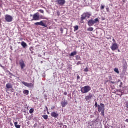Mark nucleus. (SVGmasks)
<instances>
[{
	"instance_id": "de8ad7c7",
	"label": "nucleus",
	"mask_w": 128,
	"mask_h": 128,
	"mask_svg": "<svg viewBox=\"0 0 128 128\" xmlns=\"http://www.w3.org/2000/svg\"><path fill=\"white\" fill-rule=\"evenodd\" d=\"M0 16H2V12H0Z\"/></svg>"
},
{
	"instance_id": "412c9836",
	"label": "nucleus",
	"mask_w": 128,
	"mask_h": 128,
	"mask_svg": "<svg viewBox=\"0 0 128 128\" xmlns=\"http://www.w3.org/2000/svg\"><path fill=\"white\" fill-rule=\"evenodd\" d=\"M34 47H30V50L31 52V54H34Z\"/></svg>"
},
{
	"instance_id": "a19ab883",
	"label": "nucleus",
	"mask_w": 128,
	"mask_h": 128,
	"mask_svg": "<svg viewBox=\"0 0 128 128\" xmlns=\"http://www.w3.org/2000/svg\"><path fill=\"white\" fill-rule=\"evenodd\" d=\"M112 42H114V44H116V40H114V38H113Z\"/></svg>"
},
{
	"instance_id": "9d476101",
	"label": "nucleus",
	"mask_w": 128,
	"mask_h": 128,
	"mask_svg": "<svg viewBox=\"0 0 128 128\" xmlns=\"http://www.w3.org/2000/svg\"><path fill=\"white\" fill-rule=\"evenodd\" d=\"M20 66L22 70H24L26 68V64H24V61L23 60L20 61Z\"/></svg>"
},
{
	"instance_id": "c03bdc74",
	"label": "nucleus",
	"mask_w": 128,
	"mask_h": 128,
	"mask_svg": "<svg viewBox=\"0 0 128 128\" xmlns=\"http://www.w3.org/2000/svg\"><path fill=\"white\" fill-rule=\"evenodd\" d=\"M126 122H128V119H126Z\"/></svg>"
},
{
	"instance_id": "6e6552de",
	"label": "nucleus",
	"mask_w": 128,
	"mask_h": 128,
	"mask_svg": "<svg viewBox=\"0 0 128 128\" xmlns=\"http://www.w3.org/2000/svg\"><path fill=\"white\" fill-rule=\"evenodd\" d=\"M56 2H57V4L61 6L66 4V0H56Z\"/></svg>"
},
{
	"instance_id": "39448f33",
	"label": "nucleus",
	"mask_w": 128,
	"mask_h": 128,
	"mask_svg": "<svg viewBox=\"0 0 128 128\" xmlns=\"http://www.w3.org/2000/svg\"><path fill=\"white\" fill-rule=\"evenodd\" d=\"M5 20L7 22H12V20H14V18L12 16H10V15H6L5 16Z\"/></svg>"
},
{
	"instance_id": "2eb2a0df",
	"label": "nucleus",
	"mask_w": 128,
	"mask_h": 128,
	"mask_svg": "<svg viewBox=\"0 0 128 128\" xmlns=\"http://www.w3.org/2000/svg\"><path fill=\"white\" fill-rule=\"evenodd\" d=\"M21 44H22V48H26V46H28V44L24 42H22Z\"/></svg>"
},
{
	"instance_id": "0eeeda50",
	"label": "nucleus",
	"mask_w": 128,
	"mask_h": 128,
	"mask_svg": "<svg viewBox=\"0 0 128 128\" xmlns=\"http://www.w3.org/2000/svg\"><path fill=\"white\" fill-rule=\"evenodd\" d=\"M105 106L104 104H100V105L98 106V111L99 112H101L102 110H105Z\"/></svg>"
},
{
	"instance_id": "dca6fc26",
	"label": "nucleus",
	"mask_w": 128,
	"mask_h": 128,
	"mask_svg": "<svg viewBox=\"0 0 128 128\" xmlns=\"http://www.w3.org/2000/svg\"><path fill=\"white\" fill-rule=\"evenodd\" d=\"M6 88L8 89L12 88V85L10 84H8L6 85Z\"/></svg>"
},
{
	"instance_id": "1a4fd4ad",
	"label": "nucleus",
	"mask_w": 128,
	"mask_h": 128,
	"mask_svg": "<svg viewBox=\"0 0 128 128\" xmlns=\"http://www.w3.org/2000/svg\"><path fill=\"white\" fill-rule=\"evenodd\" d=\"M35 26H44V28H48V25L44 23L42 21H40V22H38L34 24Z\"/></svg>"
},
{
	"instance_id": "4be33fe9",
	"label": "nucleus",
	"mask_w": 128,
	"mask_h": 128,
	"mask_svg": "<svg viewBox=\"0 0 128 128\" xmlns=\"http://www.w3.org/2000/svg\"><path fill=\"white\" fill-rule=\"evenodd\" d=\"M114 72H116L118 74H120V71L118 70V68H115L114 70Z\"/></svg>"
},
{
	"instance_id": "8fccbe9b",
	"label": "nucleus",
	"mask_w": 128,
	"mask_h": 128,
	"mask_svg": "<svg viewBox=\"0 0 128 128\" xmlns=\"http://www.w3.org/2000/svg\"><path fill=\"white\" fill-rule=\"evenodd\" d=\"M53 108H52V110Z\"/></svg>"
},
{
	"instance_id": "2f4dec72",
	"label": "nucleus",
	"mask_w": 128,
	"mask_h": 128,
	"mask_svg": "<svg viewBox=\"0 0 128 128\" xmlns=\"http://www.w3.org/2000/svg\"><path fill=\"white\" fill-rule=\"evenodd\" d=\"M77 80H80V75L77 76Z\"/></svg>"
},
{
	"instance_id": "7c9ffc66",
	"label": "nucleus",
	"mask_w": 128,
	"mask_h": 128,
	"mask_svg": "<svg viewBox=\"0 0 128 128\" xmlns=\"http://www.w3.org/2000/svg\"><path fill=\"white\" fill-rule=\"evenodd\" d=\"M95 108H98V102H95Z\"/></svg>"
},
{
	"instance_id": "9b49d317",
	"label": "nucleus",
	"mask_w": 128,
	"mask_h": 128,
	"mask_svg": "<svg viewBox=\"0 0 128 128\" xmlns=\"http://www.w3.org/2000/svg\"><path fill=\"white\" fill-rule=\"evenodd\" d=\"M93 96H94L92 94H90L89 96H86L85 98L86 102H90V100L92 98Z\"/></svg>"
},
{
	"instance_id": "a878e982",
	"label": "nucleus",
	"mask_w": 128,
	"mask_h": 128,
	"mask_svg": "<svg viewBox=\"0 0 128 128\" xmlns=\"http://www.w3.org/2000/svg\"><path fill=\"white\" fill-rule=\"evenodd\" d=\"M88 32H94V28H88Z\"/></svg>"
},
{
	"instance_id": "37998d69",
	"label": "nucleus",
	"mask_w": 128,
	"mask_h": 128,
	"mask_svg": "<svg viewBox=\"0 0 128 128\" xmlns=\"http://www.w3.org/2000/svg\"><path fill=\"white\" fill-rule=\"evenodd\" d=\"M46 110L47 112H48V106H46Z\"/></svg>"
},
{
	"instance_id": "49530a36",
	"label": "nucleus",
	"mask_w": 128,
	"mask_h": 128,
	"mask_svg": "<svg viewBox=\"0 0 128 128\" xmlns=\"http://www.w3.org/2000/svg\"><path fill=\"white\" fill-rule=\"evenodd\" d=\"M48 114H50V112H48Z\"/></svg>"
},
{
	"instance_id": "e433bc0d",
	"label": "nucleus",
	"mask_w": 128,
	"mask_h": 128,
	"mask_svg": "<svg viewBox=\"0 0 128 128\" xmlns=\"http://www.w3.org/2000/svg\"><path fill=\"white\" fill-rule=\"evenodd\" d=\"M40 18H42V20H46V18L44 16H41Z\"/></svg>"
},
{
	"instance_id": "a18cd8bd",
	"label": "nucleus",
	"mask_w": 128,
	"mask_h": 128,
	"mask_svg": "<svg viewBox=\"0 0 128 128\" xmlns=\"http://www.w3.org/2000/svg\"><path fill=\"white\" fill-rule=\"evenodd\" d=\"M118 52H120V50H118Z\"/></svg>"
},
{
	"instance_id": "f03ea898",
	"label": "nucleus",
	"mask_w": 128,
	"mask_h": 128,
	"mask_svg": "<svg viewBox=\"0 0 128 128\" xmlns=\"http://www.w3.org/2000/svg\"><path fill=\"white\" fill-rule=\"evenodd\" d=\"M90 16H92V14H90V12L84 13L82 16V17H81L82 22H82L83 20H86V18H90Z\"/></svg>"
},
{
	"instance_id": "ea45409f",
	"label": "nucleus",
	"mask_w": 128,
	"mask_h": 128,
	"mask_svg": "<svg viewBox=\"0 0 128 128\" xmlns=\"http://www.w3.org/2000/svg\"><path fill=\"white\" fill-rule=\"evenodd\" d=\"M63 128H68V126L64 125L63 126Z\"/></svg>"
},
{
	"instance_id": "f3484780",
	"label": "nucleus",
	"mask_w": 128,
	"mask_h": 128,
	"mask_svg": "<svg viewBox=\"0 0 128 128\" xmlns=\"http://www.w3.org/2000/svg\"><path fill=\"white\" fill-rule=\"evenodd\" d=\"M18 122H15L14 123L15 127H16V128H20V125H18Z\"/></svg>"
},
{
	"instance_id": "423d86ee",
	"label": "nucleus",
	"mask_w": 128,
	"mask_h": 128,
	"mask_svg": "<svg viewBox=\"0 0 128 128\" xmlns=\"http://www.w3.org/2000/svg\"><path fill=\"white\" fill-rule=\"evenodd\" d=\"M110 48L112 52H114V50H116L118 48V45L116 42L113 43Z\"/></svg>"
},
{
	"instance_id": "393cba45",
	"label": "nucleus",
	"mask_w": 128,
	"mask_h": 128,
	"mask_svg": "<svg viewBox=\"0 0 128 128\" xmlns=\"http://www.w3.org/2000/svg\"><path fill=\"white\" fill-rule=\"evenodd\" d=\"M74 32H76V30H78V26H74Z\"/></svg>"
},
{
	"instance_id": "cd10ccee",
	"label": "nucleus",
	"mask_w": 128,
	"mask_h": 128,
	"mask_svg": "<svg viewBox=\"0 0 128 128\" xmlns=\"http://www.w3.org/2000/svg\"><path fill=\"white\" fill-rule=\"evenodd\" d=\"M40 12H41V14H44V10H38Z\"/></svg>"
},
{
	"instance_id": "09e8293b",
	"label": "nucleus",
	"mask_w": 128,
	"mask_h": 128,
	"mask_svg": "<svg viewBox=\"0 0 128 128\" xmlns=\"http://www.w3.org/2000/svg\"><path fill=\"white\" fill-rule=\"evenodd\" d=\"M70 69H72V68H69V70H70Z\"/></svg>"
},
{
	"instance_id": "aec40b11",
	"label": "nucleus",
	"mask_w": 128,
	"mask_h": 128,
	"mask_svg": "<svg viewBox=\"0 0 128 128\" xmlns=\"http://www.w3.org/2000/svg\"><path fill=\"white\" fill-rule=\"evenodd\" d=\"M42 118H44V120H48V115H43L42 116Z\"/></svg>"
},
{
	"instance_id": "473e14b6",
	"label": "nucleus",
	"mask_w": 128,
	"mask_h": 128,
	"mask_svg": "<svg viewBox=\"0 0 128 128\" xmlns=\"http://www.w3.org/2000/svg\"><path fill=\"white\" fill-rule=\"evenodd\" d=\"M57 15L58 16H60V12H57Z\"/></svg>"
},
{
	"instance_id": "c85d7f7f",
	"label": "nucleus",
	"mask_w": 128,
	"mask_h": 128,
	"mask_svg": "<svg viewBox=\"0 0 128 128\" xmlns=\"http://www.w3.org/2000/svg\"><path fill=\"white\" fill-rule=\"evenodd\" d=\"M100 10H104V6L102 5L100 7Z\"/></svg>"
},
{
	"instance_id": "c9c22d12",
	"label": "nucleus",
	"mask_w": 128,
	"mask_h": 128,
	"mask_svg": "<svg viewBox=\"0 0 128 128\" xmlns=\"http://www.w3.org/2000/svg\"><path fill=\"white\" fill-rule=\"evenodd\" d=\"M9 74L10 76H14V74H12V72H9Z\"/></svg>"
},
{
	"instance_id": "20e7f679",
	"label": "nucleus",
	"mask_w": 128,
	"mask_h": 128,
	"mask_svg": "<svg viewBox=\"0 0 128 128\" xmlns=\"http://www.w3.org/2000/svg\"><path fill=\"white\" fill-rule=\"evenodd\" d=\"M98 22H100V20H98V18L95 19V20H90L88 22V26H93L94 24H98Z\"/></svg>"
},
{
	"instance_id": "58836bf2",
	"label": "nucleus",
	"mask_w": 128,
	"mask_h": 128,
	"mask_svg": "<svg viewBox=\"0 0 128 128\" xmlns=\"http://www.w3.org/2000/svg\"><path fill=\"white\" fill-rule=\"evenodd\" d=\"M64 96H68V92H64Z\"/></svg>"
},
{
	"instance_id": "ddd939ff",
	"label": "nucleus",
	"mask_w": 128,
	"mask_h": 128,
	"mask_svg": "<svg viewBox=\"0 0 128 128\" xmlns=\"http://www.w3.org/2000/svg\"><path fill=\"white\" fill-rule=\"evenodd\" d=\"M22 84L25 86H27L28 88H32V84H28L26 82H23Z\"/></svg>"
},
{
	"instance_id": "f704fd0d",
	"label": "nucleus",
	"mask_w": 128,
	"mask_h": 128,
	"mask_svg": "<svg viewBox=\"0 0 128 128\" xmlns=\"http://www.w3.org/2000/svg\"><path fill=\"white\" fill-rule=\"evenodd\" d=\"M0 66H1V68H3V70H6V67L2 66V65H0Z\"/></svg>"
},
{
	"instance_id": "f8f14e48",
	"label": "nucleus",
	"mask_w": 128,
	"mask_h": 128,
	"mask_svg": "<svg viewBox=\"0 0 128 128\" xmlns=\"http://www.w3.org/2000/svg\"><path fill=\"white\" fill-rule=\"evenodd\" d=\"M58 114L56 112H52L51 114V116H52V118H58Z\"/></svg>"
},
{
	"instance_id": "a211bd4d",
	"label": "nucleus",
	"mask_w": 128,
	"mask_h": 128,
	"mask_svg": "<svg viewBox=\"0 0 128 128\" xmlns=\"http://www.w3.org/2000/svg\"><path fill=\"white\" fill-rule=\"evenodd\" d=\"M24 94H26V96H28L30 94V91L28 90H25L24 91Z\"/></svg>"
},
{
	"instance_id": "7ed1b4c3",
	"label": "nucleus",
	"mask_w": 128,
	"mask_h": 128,
	"mask_svg": "<svg viewBox=\"0 0 128 128\" xmlns=\"http://www.w3.org/2000/svg\"><path fill=\"white\" fill-rule=\"evenodd\" d=\"M30 16L31 18L32 16H33V19L32 20H31L32 22H33V20L38 21V20H40V13H38V12H37V13L34 14V15L30 14Z\"/></svg>"
},
{
	"instance_id": "5701e85b",
	"label": "nucleus",
	"mask_w": 128,
	"mask_h": 128,
	"mask_svg": "<svg viewBox=\"0 0 128 128\" xmlns=\"http://www.w3.org/2000/svg\"><path fill=\"white\" fill-rule=\"evenodd\" d=\"M76 60H82V59L80 58V56H76Z\"/></svg>"
},
{
	"instance_id": "b1692460",
	"label": "nucleus",
	"mask_w": 128,
	"mask_h": 128,
	"mask_svg": "<svg viewBox=\"0 0 128 128\" xmlns=\"http://www.w3.org/2000/svg\"><path fill=\"white\" fill-rule=\"evenodd\" d=\"M34 108H31L30 110V114H34Z\"/></svg>"
},
{
	"instance_id": "f257e3e1",
	"label": "nucleus",
	"mask_w": 128,
	"mask_h": 128,
	"mask_svg": "<svg viewBox=\"0 0 128 128\" xmlns=\"http://www.w3.org/2000/svg\"><path fill=\"white\" fill-rule=\"evenodd\" d=\"M90 90H92V88L88 86H85L81 89L82 94H88V92H90Z\"/></svg>"
},
{
	"instance_id": "bb28decb",
	"label": "nucleus",
	"mask_w": 128,
	"mask_h": 128,
	"mask_svg": "<svg viewBox=\"0 0 128 128\" xmlns=\"http://www.w3.org/2000/svg\"><path fill=\"white\" fill-rule=\"evenodd\" d=\"M102 114L103 116H104V110L101 111Z\"/></svg>"
},
{
	"instance_id": "72a5a7b5",
	"label": "nucleus",
	"mask_w": 128,
	"mask_h": 128,
	"mask_svg": "<svg viewBox=\"0 0 128 128\" xmlns=\"http://www.w3.org/2000/svg\"><path fill=\"white\" fill-rule=\"evenodd\" d=\"M106 12H110V8H106Z\"/></svg>"
},
{
	"instance_id": "6ab92c4d",
	"label": "nucleus",
	"mask_w": 128,
	"mask_h": 128,
	"mask_svg": "<svg viewBox=\"0 0 128 128\" xmlns=\"http://www.w3.org/2000/svg\"><path fill=\"white\" fill-rule=\"evenodd\" d=\"M78 52H74L70 54V56H76Z\"/></svg>"
},
{
	"instance_id": "4468645a",
	"label": "nucleus",
	"mask_w": 128,
	"mask_h": 128,
	"mask_svg": "<svg viewBox=\"0 0 128 128\" xmlns=\"http://www.w3.org/2000/svg\"><path fill=\"white\" fill-rule=\"evenodd\" d=\"M62 108H66L68 106V101H63L61 102Z\"/></svg>"
},
{
	"instance_id": "c756f323",
	"label": "nucleus",
	"mask_w": 128,
	"mask_h": 128,
	"mask_svg": "<svg viewBox=\"0 0 128 128\" xmlns=\"http://www.w3.org/2000/svg\"><path fill=\"white\" fill-rule=\"evenodd\" d=\"M84 72H88V68H85Z\"/></svg>"
},
{
	"instance_id": "79ce46f5",
	"label": "nucleus",
	"mask_w": 128,
	"mask_h": 128,
	"mask_svg": "<svg viewBox=\"0 0 128 128\" xmlns=\"http://www.w3.org/2000/svg\"><path fill=\"white\" fill-rule=\"evenodd\" d=\"M111 84H116V82H110Z\"/></svg>"
},
{
	"instance_id": "4c0bfd02",
	"label": "nucleus",
	"mask_w": 128,
	"mask_h": 128,
	"mask_svg": "<svg viewBox=\"0 0 128 128\" xmlns=\"http://www.w3.org/2000/svg\"><path fill=\"white\" fill-rule=\"evenodd\" d=\"M122 82H120V88H122Z\"/></svg>"
}]
</instances>
